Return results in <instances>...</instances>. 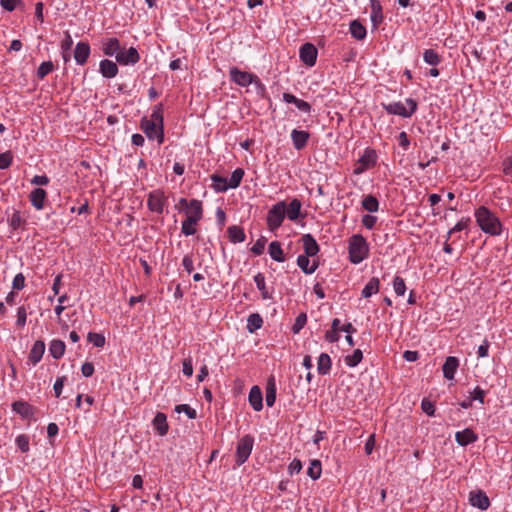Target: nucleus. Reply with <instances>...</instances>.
<instances>
[{"label":"nucleus","instance_id":"50","mask_svg":"<svg viewBox=\"0 0 512 512\" xmlns=\"http://www.w3.org/2000/svg\"><path fill=\"white\" fill-rule=\"evenodd\" d=\"M24 219L22 218L19 211L15 210L12 215L9 218V225L12 229L17 230L19 229L22 224L24 223Z\"/></svg>","mask_w":512,"mask_h":512},{"label":"nucleus","instance_id":"56","mask_svg":"<svg viewBox=\"0 0 512 512\" xmlns=\"http://www.w3.org/2000/svg\"><path fill=\"white\" fill-rule=\"evenodd\" d=\"M13 160L12 153L10 151L0 154V169H7Z\"/></svg>","mask_w":512,"mask_h":512},{"label":"nucleus","instance_id":"10","mask_svg":"<svg viewBox=\"0 0 512 512\" xmlns=\"http://www.w3.org/2000/svg\"><path fill=\"white\" fill-rule=\"evenodd\" d=\"M317 55V48L311 43H305L300 47V60L308 67H312L316 64Z\"/></svg>","mask_w":512,"mask_h":512},{"label":"nucleus","instance_id":"2","mask_svg":"<svg viewBox=\"0 0 512 512\" xmlns=\"http://www.w3.org/2000/svg\"><path fill=\"white\" fill-rule=\"evenodd\" d=\"M476 223L480 229L491 236H499L502 233L503 225L499 218L490 209L480 206L474 213Z\"/></svg>","mask_w":512,"mask_h":512},{"label":"nucleus","instance_id":"14","mask_svg":"<svg viewBox=\"0 0 512 512\" xmlns=\"http://www.w3.org/2000/svg\"><path fill=\"white\" fill-rule=\"evenodd\" d=\"M186 218L195 219V221H200L203 217V208L201 201L197 199H191L189 201V206L185 209Z\"/></svg>","mask_w":512,"mask_h":512},{"label":"nucleus","instance_id":"28","mask_svg":"<svg viewBox=\"0 0 512 512\" xmlns=\"http://www.w3.org/2000/svg\"><path fill=\"white\" fill-rule=\"evenodd\" d=\"M13 410L23 418H31L34 414V408L25 401H15L12 404Z\"/></svg>","mask_w":512,"mask_h":512},{"label":"nucleus","instance_id":"27","mask_svg":"<svg viewBox=\"0 0 512 512\" xmlns=\"http://www.w3.org/2000/svg\"><path fill=\"white\" fill-rule=\"evenodd\" d=\"M301 207L302 204L299 199H292L288 205L286 204L285 216H287L291 221H296L300 216Z\"/></svg>","mask_w":512,"mask_h":512},{"label":"nucleus","instance_id":"57","mask_svg":"<svg viewBox=\"0 0 512 512\" xmlns=\"http://www.w3.org/2000/svg\"><path fill=\"white\" fill-rule=\"evenodd\" d=\"M66 381L65 376L58 377L53 385V390L56 398H59L62 394V390Z\"/></svg>","mask_w":512,"mask_h":512},{"label":"nucleus","instance_id":"17","mask_svg":"<svg viewBox=\"0 0 512 512\" xmlns=\"http://www.w3.org/2000/svg\"><path fill=\"white\" fill-rule=\"evenodd\" d=\"M304 248V255L314 257L319 252V245L311 234H304L301 238Z\"/></svg>","mask_w":512,"mask_h":512},{"label":"nucleus","instance_id":"4","mask_svg":"<svg viewBox=\"0 0 512 512\" xmlns=\"http://www.w3.org/2000/svg\"><path fill=\"white\" fill-rule=\"evenodd\" d=\"M384 110L390 115H397L403 118H410L417 110L418 104L412 98H407L405 103L392 102L388 104H382Z\"/></svg>","mask_w":512,"mask_h":512},{"label":"nucleus","instance_id":"15","mask_svg":"<svg viewBox=\"0 0 512 512\" xmlns=\"http://www.w3.org/2000/svg\"><path fill=\"white\" fill-rule=\"evenodd\" d=\"M90 55V46L87 42H78L74 49V59L78 65H84Z\"/></svg>","mask_w":512,"mask_h":512},{"label":"nucleus","instance_id":"5","mask_svg":"<svg viewBox=\"0 0 512 512\" xmlns=\"http://www.w3.org/2000/svg\"><path fill=\"white\" fill-rule=\"evenodd\" d=\"M286 202L280 201L272 206L267 214V226L270 231L278 229L285 218Z\"/></svg>","mask_w":512,"mask_h":512},{"label":"nucleus","instance_id":"9","mask_svg":"<svg viewBox=\"0 0 512 512\" xmlns=\"http://www.w3.org/2000/svg\"><path fill=\"white\" fill-rule=\"evenodd\" d=\"M377 155L373 149H365L362 156L357 161L353 173L360 175L366 170L373 168L376 165Z\"/></svg>","mask_w":512,"mask_h":512},{"label":"nucleus","instance_id":"62","mask_svg":"<svg viewBox=\"0 0 512 512\" xmlns=\"http://www.w3.org/2000/svg\"><path fill=\"white\" fill-rule=\"evenodd\" d=\"M490 343L487 339L483 341V343L477 349V355L479 358H485L488 356Z\"/></svg>","mask_w":512,"mask_h":512},{"label":"nucleus","instance_id":"34","mask_svg":"<svg viewBox=\"0 0 512 512\" xmlns=\"http://www.w3.org/2000/svg\"><path fill=\"white\" fill-rule=\"evenodd\" d=\"M268 252L271 258L277 262H284L285 256L281 248V244L278 241H272L269 244Z\"/></svg>","mask_w":512,"mask_h":512},{"label":"nucleus","instance_id":"12","mask_svg":"<svg viewBox=\"0 0 512 512\" xmlns=\"http://www.w3.org/2000/svg\"><path fill=\"white\" fill-rule=\"evenodd\" d=\"M469 502L473 507L480 510H486L490 506V500L482 490L471 491L469 493Z\"/></svg>","mask_w":512,"mask_h":512},{"label":"nucleus","instance_id":"55","mask_svg":"<svg viewBox=\"0 0 512 512\" xmlns=\"http://www.w3.org/2000/svg\"><path fill=\"white\" fill-rule=\"evenodd\" d=\"M266 238L265 237H260L255 243L254 245L251 247V252L255 255H261L264 251V248H265V245H266Z\"/></svg>","mask_w":512,"mask_h":512},{"label":"nucleus","instance_id":"40","mask_svg":"<svg viewBox=\"0 0 512 512\" xmlns=\"http://www.w3.org/2000/svg\"><path fill=\"white\" fill-rule=\"evenodd\" d=\"M362 207L370 213L377 212L379 209V202L375 196L366 195L362 200Z\"/></svg>","mask_w":512,"mask_h":512},{"label":"nucleus","instance_id":"42","mask_svg":"<svg viewBox=\"0 0 512 512\" xmlns=\"http://www.w3.org/2000/svg\"><path fill=\"white\" fill-rule=\"evenodd\" d=\"M197 224H198V221H195V219L186 218L182 222L181 232L185 236H192L197 232V229H196Z\"/></svg>","mask_w":512,"mask_h":512},{"label":"nucleus","instance_id":"37","mask_svg":"<svg viewBox=\"0 0 512 512\" xmlns=\"http://www.w3.org/2000/svg\"><path fill=\"white\" fill-rule=\"evenodd\" d=\"M212 180V188L216 192H226L229 188L228 180L225 177H221L219 175L213 174L211 176Z\"/></svg>","mask_w":512,"mask_h":512},{"label":"nucleus","instance_id":"52","mask_svg":"<svg viewBox=\"0 0 512 512\" xmlns=\"http://www.w3.org/2000/svg\"><path fill=\"white\" fill-rule=\"evenodd\" d=\"M174 410L177 413H182V412L185 413L188 416L189 419H195L196 416H197L196 410L191 408L187 404L176 405Z\"/></svg>","mask_w":512,"mask_h":512},{"label":"nucleus","instance_id":"41","mask_svg":"<svg viewBox=\"0 0 512 512\" xmlns=\"http://www.w3.org/2000/svg\"><path fill=\"white\" fill-rule=\"evenodd\" d=\"M322 473V466L321 462L319 460H312L308 469H307V475L313 479L317 480L320 478Z\"/></svg>","mask_w":512,"mask_h":512},{"label":"nucleus","instance_id":"59","mask_svg":"<svg viewBox=\"0 0 512 512\" xmlns=\"http://www.w3.org/2000/svg\"><path fill=\"white\" fill-rule=\"evenodd\" d=\"M25 286V277L22 273H18L15 275L14 279H13V282H12V287L13 289H16V290H21L23 289Z\"/></svg>","mask_w":512,"mask_h":512},{"label":"nucleus","instance_id":"21","mask_svg":"<svg viewBox=\"0 0 512 512\" xmlns=\"http://www.w3.org/2000/svg\"><path fill=\"white\" fill-rule=\"evenodd\" d=\"M45 352V343L42 340H37L34 342L29 355L28 359L33 364L36 365L39 363L43 357V354Z\"/></svg>","mask_w":512,"mask_h":512},{"label":"nucleus","instance_id":"1","mask_svg":"<svg viewBox=\"0 0 512 512\" xmlns=\"http://www.w3.org/2000/svg\"><path fill=\"white\" fill-rule=\"evenodd\" d=\"M140 128L149 140H157L158 144L164 142L163 105L161 103L153 107L150 118L143 117Z\"/></svg>","mask_w":512,"mask_h":512},{"label":"nucleus","instance_id":"8","mask_svg":"<svg viewBox=\"0 0 512 512\" xmlns=\"http://www.w3.org/2000/svg\"><path fill=\"white\" fill-rule=\"evenodd\" d=\"M167 205V197L162 190H154L148 194L147 206L151 212L162 214Z\"/></svg>","mask_w":512,"mask_h":512},{"label":"nucleus","instance_id":"25","mask_svg":"<svg viewBox=\"0 0 512 512\" xmlns=\"http://www.w3.org/2000/svg\"><path fill=\"white\" fill-rule=\"evenodd\" d=\"M154 429L157 431V433L160 436H164L168 433V423H167V417L164 413L158 412L153 421H152Z\"/></svg>","mask_w":512,"mask_h":512},{"label":"nucleus","instance_id":"38","mask_svg":"<svg viewBox=\"0 0 512 512\" xmlns=\"http://www.w3.org/2000/svg\"><path fill=\"white\" fill-rule=\"evenodd\" d=\"M263 325V319L258 313H252L247 319V329L250 333L260 329Z\"/></svg>","mask_w":512,"mask_h":512},{"label":"nucleus","instance_id":"53","mask_svg":"<svg viewBox=\"0 0 512 512\" xmlns=\"http://www.w3.org/2000/svg\"><path fill=\"white\" fill-rule=\"evenodd\" d=\"M307 322V315L305 313H300L296 319H295V322L292 326V332L294 334H298L301 329L305 326Z\"/></svg>","mask_w":512,"mask_h":512},{"label":"nucleus","instance_id":"23","mask_svg":"<svg viewBox=\"0 0 512 512\" xmlns=\"http://www.w3.org/2000/svg\"><path fill=\"white\" fill-rule=\"evenodd\" d=\"M458 366L459 360L456 357H447L442 367L444 377L448 380H452L454 378Z\"/></svg>","mask_w":512,"mask_h":512},{"label":"nucleus","instance_id":"13","mask_svg":"<svg viewBox=\"0 0 512 512\" xmlns=\"http://www.w3.org/2000/svg\"><path fill=\"white\" fill-rule=\"evenodd\" d=\"M370 19L374 28H378L384 21L383 8L379 0H370Z\"/></svg>","mask_w":512,"mask_h":512},{"label":"nucleus","instance_id":"46","mask_svg":"<svg viewBox=\"0 0 512 512\" xmlns=\"http://www.w3.org/2000/svg\"><path fill=\"white\" fill-rule=\"evenodd\" d=\"M54 70V64L51 61H44L37 69V77L44 79L49 73Z\"/></svg>","mask_w":512,"mask_h":512},{"label":"nucleus","instance_id":"31","mask_svg":"<svg viewBox=\"0 0 512 512\" xmlns=\"http://www.w3.org/2000/svg\"><path fill=\"white\" fill-rule=\"evenodd\" d=\"M331 358L327 353H321L317 361V371L320 375H327L331 370Z\"/></svg>","mask_w":512,"mask_h":512},{"label":"nucleus","instance_id":"6","mask_svg":"<svg viewBox=\"0 0 512 512\" xmlns=\"http://www.w3.org/2000/svg\"><path fill=\"white\" fill-rule=\"evenodd\" d=\"M229 76L231 81H233L235 84L241 87H247L251 84L260 85V79L257 75L246 71H242L237 67L230 68Z\"/></svg>","mask_w":512,"mask_h":512},{"label":"nucleus","instance_id":"35","mask_svg":"<svg viewBox=\"0 0 512 512\" xmlns=\"http://www.w3.org/2000/svg\"><path fill=\"white\" fill-rule=\"evenodd\" d=\"M254 282L258 288V290L261 292L262 299H271L272 295L267 290L266 284H265V276L263 273L259 272L254 276Z\"/></svg>","mask_w":512,"mask_h":512},{"label":"nucleus","instance_id":"49","mask_svg":"<svg viewBox=\"0 0 512 512\" xmlns=\"http://www.w3.org/2000/svg\"><path fill=\"white\" fill-rule=\"evenodd\" d=\"M470 223V218H462L459 220L453 228H451L447 233V240L451 237V235L455 232L462 231L467 229Z\"/></svg>","mask_w":512,"mask_h":512},{"label":"nucleus","instance_id":"64","mask_svg":"<svg viewBox=\"0 0 512 512\" xmlns=\"http://www.w3.org/2000/svg\"><path fill=\"white\" fill-rule=\"evenodd\" d=\"M503 173L506 176H512V157H508L503 162Z\"/></svg>","mask_w":512,"mask_h":512},{"label":"nucleus","instance_id":"43","mask_svg":"<svg viewBox=\"0 0 512 512\" xmlns=\"http://www.w3.org/2000/svg\"><path fill=\"white\" fill-rule=\"evenodd\" d=\"M243 176H244V170L242 168L235 169L232 172L231 176L229 178H227L229 188L230 189L237 188L240 185Z\"/></svg>","mask_w":512,"mask_h":512},{"label":"nucleus","instance_id":"7","mask_svg":"<svg viewBox=\"0 0 512 512\" xmlns=\"http://www.w3.org/2000/svg\"><path fill=\"white\" fill-rule=\"evenodd\" d=\"M254 444V438L251 435L243 436L236 447V464L241 466L249 458Z\"/></svg>","mask_w":512,"mask_h":512},{"label":"nucleus","instance_id":"47","mask_svg":"<svg viewBox=\"0 0 512 512\" xmlns=\"http://www.w3.org/2000/svg\"><path fill=\"white\" fill-rule=\"evenodd\" d=\"M87 340L98 348H101L105 345V337L101 333L89 332L87 335Z\"/></svg>","mask_w":512,"mask_h":512},{"label":"nucleus","instance_id":"11","mask_svg":"<svg viewBox=\"0 0 512 512\" xmlns=\"http://www.w3.org/2000/svg\"><path fill=\"white\" fill-rule=\"evenodd\" d=\"M115 58L120 65H134L139 62L140 55L135 47H130L127 50L120 48Z\"/></svg>","mask_w":512,"mask_h":512},{"label":"nucleus","instance_id":"45","mask_svg":"<svg viewBox=\"0 0 512 512\" xmlns=\"http://www.w3.org/2000/svg\"><path fill=\"white\" fill-rule=\"evenodd\" d=\"M362 358V351L360 349H356L351 355L346 356L344 361L347 366L355 367L361 362Z\"/></svg>","mask_w":512,"mask_h":512},{"label":"nucleus","instance_id":"63","mask_svg":"<svg viewBox=\"0 0 512 512\" xmlns=\"http://www.w3.org/2000/svg\"><path fill=\"white\" fill-rule=\"evenodd\" d=\"M302 469V463L298 459H293L289 464L288 470L290 475L298 474Z\"/></svg>","mask_w":512,"mask_h":512},{"label":"nucleus","instance_id":"36","mask_svg":"<svg viewBox=\"0 0 512 512\" xmlns=\"http://www.w3.org/2000/svg\"><path fill=\"white\" fill-rule=\"evenodd\" d=\"M349 30L352 37L357 40H363L366 37V28L358 20L350 23Z\"/></svg>","mask_w":512,"mask_h":512},{"label":"nucleus","instance_id":"33","mask_svg":"<svg viewBox=\"0 0 512 512\" xmlns=\"http://www.w3.org/2000/svg\"><path fill=\"white\" fill-rule=\"evenodd\" d=\"M49 352L54 359H60L65 353V343L59 339L52 340L49 345Z\"/></svg>","mask_w":512,"mask_h":512},{"label":"nucleus","instance_id":"51","mask_svg":"<svg viewBox=\"0 0 512 512\" xmlns=\"http://www.w3.org/2000/svg\"><path fill=\"white\" fill-rule=\"evenodd\" d=\"M15 442H16L17 447L20 449V451L22 453H27L29 451V442H30L29 436H27L25 434H21V435L17 436Z\"/></svg>","mask_w":512,"mask_h":512},{"label":"nucleus","instance_id":"3","mask_svg":"<svg viewBox=\"0 0 512 512\" xmlns=\"http://www.w3.org/2000/svg\"><path fill=\"white\" fill-rule=\"evenodd\" d=\"M349 259L353 264H359L369 255L366 239L360 234H354L349 239Z\"/></svg>","mask_w":512,"mask_h":512},{"label":"nucleus","instance_id":"32","mask_svg":"<svg viewBox=\"0 0 512 512\" xmlns=\"http://www.w3.org/2000/svg\"><path fill=\"white\" fill-rule=\"evenodd\" d=\"M380 289V280L377 277H372L368 283L363 288L361 295L364 298H369L372 295L379 292Z\"/></svg>","mask_w":512,"mask_h":512},{"label":"nucleus","instance_id":"20","mask_svg":"<svg viewBox=\"0 0 512 512\" xmlns=\"http://www.w3.org/2000/svg\"><path fill=\"white\" fill-rule=\"evenodd\" d=\"M120 48V41L116 37H110L102 41V51L106 56H116Z\"/></svg>","mask_w":512,"mask_h":512},{"label":"nucleus","instance_id":"44","mask_svg":"<svg viewBox=\"0 0 512 512\" xmlns=\"http://www.w3.org/2000/svg\"><path fill=\"white\" fill-rule=\"evenodd\" d=\"M424 61L432 66H436L440 63L441 58L434 49H426L423 53Z\"/></svg>","mask_w":512,"mask_h":512},{"label":"nucleus","instance_id":"48","mask_svg":"<svg viewBox=\"0 0 512 512\" xmlns=\"http://www.w3.org/2000/svg\"><path fill=\"white\" fill-rule=\"evenodd\" d=\"M393 289L397 296H403L406 292V284L402 277L395 276L393 280Z\"/></svg>","mask_w":512,"mask_h":512},{"label":"nucleus","instance_id":"18","mask_svg":"<svg viewBox=\"0 0 512 512\" xmlns=\"http://www.w3.org/2000/svg\"><path fill=\"white\" fill-rule=\"evenodd\" d=\"M46 198L47 192L43 188H35L29 195L31 205L37 210L43 209Z\"/></svg>","mask_w":512,"mask_h":512},{"label":"nucleus","instance_id":"30","mask_svg":"<svg viewBox=\"0 0 512 512\" xmlns=\"http://www.w3.org/2000/svg\"><path fill=\"white\" fill-rule=\"evenodd\" d=\"M227 234L232 243H242L246 238L243 228L237 225L228 227Z\"/></svg>","mask_w":512,"mask_h":512},{"label":"nucleus","instance_id":"39","mask_svg":"<svg viewBox=\"0 0 512 512\" xmlns=\"http://www.w3.org/2000/svg\"><path fill=\"white\" fill-rule=\"evenodd\" d=\"M275 400H276V386H275L274 379L271 378L268 381L267 386H266V396H265L266 405L268 407H272L275 403Z\"/></svg>","mask_w":512,"mask_h":512},{"label":"nucleus","instance_id":"54","mask_svg":"<svg viewBox=\"0 0 512 512\" xmlns=\"http://www.w3.org/2000/svg\"><path fill=\"white\" fill-rule=\"evenodd\" d=\"M26 321H27V309L23 305V306L18 307V309H17L16 325L19 327H24L26 325Z\"/></svg>","mask_w":512,"mask_h":512},{"label":"nucleus","instance_id":"24","mask_svg":"<svg viewBox=\"0 0 512 512\" xmlns=\"http://www.w3.org/2000/svg\"><path fill=\"white\" fill-rule=\"evenodd\" d=\"M248 400L255 411H260L263 408L262 391L258 386H253L250 389Z\"/></svg>","mask_w":512,"mask_h":512},{"label":"nucleus","instance_id":"16","mask_svg":"<svg viewBox=\"0 0 512 512\" xmlns=\"http://www.w3.org/2000/svg\"><path fill=\"white\" fill-rule=\"evenodd\" d=\"M477 434L470 428L455 433V440L460 446H467L477 441Z\"/></svg>","mask_w":512,"mask_h":512},{"label":"nucleus","instance_id":"61","mask_svg":"<svg viewBox=\"0 0 512 512\" xmlns=\"http://www.w3.org/2000/svg\"><path fill=\"white\" fill-rule=\"evenodd\" d=\"M397 139L399 146H401L404 150H407L409 148L410 140L405 131L400 132Z\"/></svg>","mask_w":512,"mask_h":512},{"label":"nucleus","instance_id":"19","mask_svg":"<svg viewBox=\"0 0 512 512\" xmlns=\"http://www.w3.org/2000/svg\"><path fill=\"white\" fill-rule=\"evenodd\" d=\"M310 138V134L304 130L293 129L291 132V139L293 146L296 150H302Z\"/></svg>","mask_w":512,"mask_h":512},{"label":"nucleus","instance_id":"26","mask_svg":"<svg viewBox=\"0 0 512 512\" xmlns=\"http://www.w3.org/2000/svg\"><path fill=\"white\" fill-rule=\"evenodd\" d=\"M283 101L286 103L294 104L300 111L304 113H310L311 111V105L308 102L302 99H298L291 93H283Z\"/></svg>","mask_w":512,"mask_h":512},{"label":"nucleus","instance_id":"22","mask_svg":"<svg viewBox=\"0 0 512 512\" xmlns=\"http://www.w3.org/2000/svg\"><path fill=\"white\" fill-rule=\"evenodd\" d=\"M99 71L105 78H114L118 74V66L115 62L104 59L100 61Z\"/></svg>","mask_w":512,"mask_h":512},{"label":"nucleus","instance_id":"58","mask_svg":"<svg viewBox=\"0 0 512 512\" xmlns=\"http://www.w3.org/2000/svg\"><path fill=\"white\" fill-rule=\"evenodd\" d=\"M182 266L188 274H190L194 270V262L191 254H186L183 257Z\"/></svg>","mask_w":512,"mask_h":512},{"label":"nucleus","instance_id":"29","mask_svg":"<svg viewBox=\"0 0 512 512\" xmlns=\"http://www.w3.org/2000/svg\"><path fill=\"white\" fill-rule=\"evenodd\" d=\"M309 257L307 255H299L297 258V265L305 274H312L318 267L317 262H311Z\"/></svg>","mask_w":512,"mask_h":512},{"label":"nucleus","instance_id":"60","mask_svg":"<svg viewBox=\"0 0 512 512\" xmlns=\"http://www.w3.org/2000/svg\"><path fill=\"white\" fill-rule=\"evenodd\" d=\"M421 408H422L423 412H425L428 416H433L435 413L434 404L427 399L422 400Z\"/></svg>","mask_w":512,"mask_h":512}]
</instances>
